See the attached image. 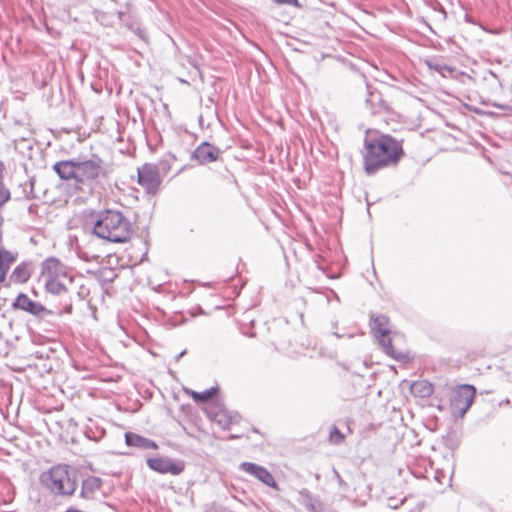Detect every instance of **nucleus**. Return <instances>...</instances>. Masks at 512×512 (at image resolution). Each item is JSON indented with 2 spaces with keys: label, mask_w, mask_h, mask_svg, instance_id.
Wrapping results in <instances>:
<instances>
[{
  "label": "nucleus",
  "mask_w": 512,
  "mask_h": 512,
  "mask_svg": "<svg viewBox=\"0 0 512 512\" xmlns=\"http://www.w3.org/2000/svg\"><path fill=\"white\" fill-rule=\"evenodd\" d=\"M40 282L43 283L46 291L52 295L62 298L59 305L48 310V314L62 316L70 313L72 304L67 296L68 287L72 284V277L68 274L66 267L56 258H48L41 265Z\"/></svg>",
  "instance_id": "1"
},
{
  "label": "nucleus",
  "mask_w": 512,
  "mask_h": 512,
  "mask_svg": "<svg viewBox=\"0 0 512 512\" xmlns=\"http://www.w3.org/2000/svg\"><path fill=\"white\" fill-rule=\"evenodd\" d=\"M402 143L389 135H382L365 144L364 169L368 175L398 163L403 155Z\"/></svg>",
  "instance_id": "2"
},
{
  "label": "nucleus",
  "mask_w": 512,
  "mask_h": 512,
  "mask_svg": "<svg viewBox=\"0 0 512 512\" xmlns=\"http://www.w3.org/2000/svg\"><path fill=\"white\" fill-rule=\"evenodd\" d=\"M131 221L118 210L101 211L94 222L93 233L106 241L126 243L133 235Z\"/></svg>",
  "instance_id": "3"
},
{
  "label": "nucleus",
  "mask_w": 512,
  "mask_h": 512,
  "mask_svg": "<svg viewBox=\"0 0 512 512\" xmlns=\"http://www.w3.org/2000/svg\"><path fill=\"white\" fill-rule=\"evenodd\" d=\"M39 483L54 497L70 498L78 488L77 472L67 464H57L40 474Z\"/></svg>",
  "instance_id": "4"
},
{
  "label": "nucleus",
  "mask_w": 512,
  "mask_h": 512,
  "mask_svg": "<svg viewBox=\"0 0 512 512\" xmlns=\"http://www.w3.org/2000/svg\"><path fill=\"white\" fill-rule=\"evenodd\" d=\"M476 389L472 385L464 384L457 386L450 399L449 407L452 415L462 418L474 402Z\"/></svg>",
  "instance_id": "5"
},
{
  "label": "nucleus",
  "mask_w": 512,
  "mask_h": 512,
  "mask_svg": "<svg viewBox=\"0 0 512 512\" xmlns=\"http://www.w3.org/2000/svg\"><path fill=\"white\" fill-rule=\"evenodd\" d=\"M374 337L384 349L385 353L398 361H410L412 355L406 349L395 347L392 343L391 331L382 322H377L372 328Z\"/></svg>",
  "instance_id": "6"
},
{
  "label": "nucleus",
  "mask_w": 512,
  "mask_h": 512,
  "mask_svg": "<svg viewBox=\"0 0 512 512\" xmlns=\"http://www.w3.org/2000/svg\"><path fill=\"white\" fill-rule=\"evenodd\" d=\"M138 183L147 193L155 194L161 185L158 167L147 163L138 168Z\"/></svg>",
  "instance_id": "7"
},
{
  "label": "nucleus",
  "mask_w": 512,
  "mask_h": 512,
  "mask_svg": "<svg viewBox=\"0 0 512 512\" xmlns=\"http://www.w3.org/2000/svg\"><path fill=\"white\" fill-rule=\"evenodd\" d=\"M101 160L77 161L76 182L86 184L97 179L103 172Z\"/></svg>",
  "instance_id": "8"
},
{
  "label": "nucleus",
  "mask_w": 512,
  "mask_h": 512,
  "mask_svg": "<svg viewBox=\"0 0 512 512\" xmlns=\"http://www.w3.org/2000/svg\"><path fill=\"white\" fill-rule=\"evenodd\" d=\"M147 465L153 471L161 474L179 475L184 471L182 462H174L170 458L154 457L147 459Z\"/></svg>",
  "instance_id": "9"
},
{
  "label": "nucleus",
  "mask_w": 512,
  "mask_h": 512,
  "mask_svg": "<svg viewBox=\"0 0 512 512\" xmlns=\"http://www.w3.org/2000/svg\"><path fill=\"white\" fill-rule=\"evenodd\" d=\"M208 416L225 430H229L240 420L239 415L232 413L221 405H214L210 408Z\"/></svg>",
  "instance_id": "10"
},
{
  "label": "nucleus",
  "mask_w": 512,
  "mask_h": 512,
  "mask_svg": "<svg viewBox=\"0 0 512 512\" xmlns=\"http://www.w3.org/2000/svg\"><path fill=\"white\" fill-rule=\"evenodd\" d=\"M220 154V150L207 143L204 142L199 145L195 151L193 152V157L201 164L211 163L218 159Z\"/></svg>",
  "instance_id": "11"
},
{
  "label": "nucleus",
  "mask_w": 512,
  "mask_h": 512,
  "mask_svg": "<svg viewBox=\"0 0 512 512\" xmlns=\"http://www.w3.org/2000/svg\"><path fill=\"white\" fill-rule=\"evenodd\" d=\"M240 468L249 473L250 475L255 476L257 479L262 481L268 486H275V479L273 475L264 467L256 465L250 462H244L240 465Z\"/></svg>",
  "instance_id": "12"
},
{
  "label": "nucleus",
  "mask_w": 512,
  "mask_h": 512,
  "mask_svg": "<svg viewBox=\"0 0 512 512\" xmlns=\"http://www.w3.org/2000/svg\"><path fill=\"white\" fill-rule=\"evenodd\" d=\"M13 306L34 316H40L42 312L46 311L41 303L31 300L26 294H19Z\"/></svg>",
  "instance_id": "13"
},
{
  "label": "nucleus",
  "mask_w": 512,
  "mask_h": 512,
  "mask_svg": "<svg viewBox=\"0 0 512 512\" xmlns=\"http://www.w3.org/2000/svg\"><path fill=\"white\" fill-rule=\"evenodd\" d=\"M102 486L100 478L95 476L87 477L81 485L80 496L86 500H93L99 494Z\"/></svg>",
  "instance_id": "14"
},
{
  "label": "nucleus",
  "mask_w": 512,
  "mask_h": 512,
  "mask_svg": "<svg viewBox=\"0 0 512 512\" xmlns=\"http://www.w3.org/2000/svg\"><path fill=\"white\" fill-rule=\"evenodd\" d=\"M53 170L63 180L76 181L77 161L65 160L56 162L53 165Z\"/></svg>",
  "instance_id": "15"
},
{
  "label": "nucleus",
  "mask_w": 512,
  "mask_h": 512,
  "mask_svg": "<svg viewBox=\"0 0 512 512\" xmlns=\"http://www.w3.org/2000/svg\"><path fill=\"white\" fill-rule=\"evenodd\" d=\"M33 267L30 262L18 264L10 274V281L16 284L26 283L32 275Z\"/></svg>",
  "instance_id": "16"
},
{
  "label": "nucleus",
  "mask_w": 512,
  "mask_h": 512,
  "mask_svg": "<svg viewBox=\"0 0 512 512\" xmlns=\"http://www.w3.org/2000/svg\"><path fill=\"white\" fill-rule=\"evenodd\" d=\"M125 442L128 446L153 450L158 449V445L154 441L132 432H127L125 434Z\"/></svg>",
  "instance_id": "17"
},
{
  "label": "nucleus",
  "mask_w": 512,
  "mask_h": 512,
  "mask_svg": "<svg viewBox=\"0 0 512 512\" xmlns=\"http://www.w3.org/2000/svg\"><path fill=\"white\" fill-rule=\"evenodd\" d=\"M410 392L415 397L428 398L433 394L434 386L427 380H418L412 383Z\"/></svg>",
  "instance_id": "18"
},
{
  "label": "nucleus",
  "mask_w": 512,
  "mask_h": 512,
  "mask_svg": "<svg viewBox=\"0 0 512 512\" xmlns=\"http://www.w3.org/2000/svg\"><path fill=\"white\" fill-rule=\"evenodd\" d=\"M184 392L187 396L193 399L196 403H204L215 398L219 392V388L217 386L211 387L203 392H197L192 389L185 388Z\"/></svg>",
  "instance_id": "19"
},
{
  "label": "nucleus",
  "mask_w": 512,
  "mask_h": 512,
  "mask_svg": "<svg viewBox=\"0 0 512 512\" xmlns=\"http://www.w3.org/2000/svg\"><path fill=\"white\" fill-rule=\"evenodd\" d=\"M424 63L429 68V70L435 71L443 77L451 76L455 70L454 67L447 65L442 60L435 58V57L425 59Z\"/></svg>",
  "instance_id": "20"
},
{
  "label": "nucleus",
  "mask_w": 512,
  "mask_h": 512,
  "mask_svg": "<svg viewBox=\"0 0 512 512\" xmlns=\"http://www.w3.org/2000/svg\"><path fill=\"white\" fill-rule=\"evenodd\" d=\"M17 258V252L7 250L3 247L0 248V273L6 278L11 265L16 262Z\"/></svg>",
  "instance_id": "21"
},
{
  "label": "nucleus",
  "mask_w": 512,
  "mask_h": 512,
  "mask_svg": "<svg viewBox=\"0 0 512 512\" xmlns=\"http://www.w3.org/2000/svg\"><path fill=\"white\" fill-rule=\"evenodd\" d=\"M345 435L337 428L332 427L329 433V441L333 445H340L344 442Z\"/></svg>",
  "instance_id": "22"
},
{
  "label": "nucleus",
  "mask_w": 512,
  "mask_h": 512,
  "mask_svg": "<svg viewBox=\"0 0 512 512\" xmlns=\"http://www.w3.org/2000/svg\"><path fill=\"white\" fill-rule=\"evenodd\" d=\"M274 2L279 5L287 4L295 7L299 6L298 0H274Z\"/></svg>",
  "instance_id": "23"
},
{
  "label": "nucleus",
  "mask_w": 512,
  "mask_h": 512,
  "mask_svg": "<svg viewBox=\"0 0 512 512\" xmlns=\"http://www.w3.org/2000/svg\"><path fill=\"white\" fill-rule=\"evenodd\" d=\"M369 94H370V96H369V98L366 99V102L373 106L375 100H380L379 94L378 93H373V92H369Z\"/></svg>",
  "instance_id": "24"
}]
</instances>
